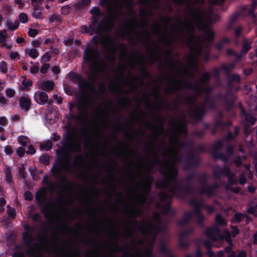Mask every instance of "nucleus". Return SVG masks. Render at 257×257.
<instances>
[{"instance_id": "774afa93", "label": "nucleus", "mask_w": 257, "mask_h": 257, "mask_svg": "<svg viewBox=\"0 0 257 257\" xmlns=\"http://www.w3.org/2000/svg\"><path fill=\"white\" fill-rule=\"evenodd\" d=\"M0 68L2 73L6 74L8 72L7 63L4 61L0 62Z\"/></svg>"}, {"instance_id": "6e6552de", "label": "nucleus", "mask_w": 257, "mask_h": 257, "mask_svg": "<svg viewBox=\"0 0 257 257\" xmlns=\"http://www.w3.org/2000/svg\"><path fill=\"white\" fill-rule=\"evenodd\" d=\"M205 103L208 104L209 108L211 110H214L216 108V105L214 101L208 96H206L204 102L202 104L201 106L197 107L195 110L191 111L192 114L190 116L196 122H199L202 120L204 115L206 114L207 109Z\"/></svg>"}, {"instance_id": "1a4fd4ad", "label": "nucleus", "mask_w": 257, "mask_h": 257, "mask_svg": "<svg viewBox=\"0 0 257 257\" xmlns=\"http://www.w3.org/2000/svg\"><path fill=\"white\" fill-rule=\"evenodd\" d=\"M113 19V15L112 14H109L106 16L105 18L101 20L98 25L93 24L90 21L88 26L89 30L90 35H92L94 33L97 34L100 33L103 30L106 22Z\"/></svg>"}, {"instance_id": "7ed1b4c3", "label": "nucleus", "mask_w": 257, "mask_h": 257, "mask_svg": "<svg viewBox=\"0 0 257 257\" xmlns=\"http://www.w3.org/2000/svg\"><path fill=\"white\" fill-rule=\"evenodd\" d=\"M99 36L95 35L92 39V42L96 45H88L84 51L83 59L85 62L89 63V69L96 72L99 67L100 51L97 45L99 43Z\"/></svg>"}, {"instance_id": "7c9ffc66", "label": "nucleus", "mask_w": 257, "mask_h": 257, "mask_svg": "<svg viewBox=\"0 0 257 257\" xmlns=\"http://www.w3.org/2000/svg\"><path fill=\"white\" fill-rule=\"evenodd\" d=\"M213 150L211 152V155L212 156L214 153H219V151L222 149L223 148V144L221 140H218L216 141L212 145Z\"/></svg>"}, {"instance_id": "58836bf2", "label": "nucleus", "mask_w": 257, "mask_h": 257, "mask_svg": "<svg viewBox=\"0 0 257 257\" xmlns=\"http://www.w3.org/2000/svg\"><path fill=\"white\" fill-rule=\"evenodd\" d=\"M196 97H194L192 96H185L184 98V102L183 103L192 106H195L196 109L197 106L196 105L195 101L196 100Z\"/></svg>"}, {"instance_id": "4d7b16f0", "label": "nucleus", "mask_w": 257, "mask_h": 257, "mask_svg": "<svg viewBox=\"0 0 257 257\" xmlns=\"http://www.w3.org/2000/svg\"><path fill=\"white\" fill-rule=\"evenodd\" d=\"M19 143L23 146H26L30 142L29 139L26 136H21L19 137Z\"/></svg>"}, {"instance_id": "c756f323", "label": "nucleus", "mask_w": 257, "mask_h": 257, "mask_svg": "<svg viewBox=\"0 0 257 257\" xmlns=\"http://www.w3.org/2000/svg\"><path fill=\"white\" fill-rule=\"evenodd\" d=\"M54 86V83L52 81L47 80L41 84V88L43 90L49 92L53 89Z\"/></svg>"}, {"instance_id": "cd10ccee", "label": "nucleus", "mask_w": 257, "mask_h": 257, "mask_svg": "<svg viewBox=\"0 0 257 257\" xmlns=\"http://www.w3.org/2000/svg\"><path fill=\"white\" fill-rule=\"evenodd\" d=\"M239 127L238 126H235L234 128L233 133H232L230 131H228L227 135L224 138V141L228 142L231 140H233L235 139L236 137L239 135Z\"/></svg>"}, {"instance_id": "79ce46f5", "label": "nucleus", "mask_w": 257, "mask_h": 257, "mask_svg": "<svg viewBox=\"0 0 257 257\" xmlns=\"http://www.w3.org/2000/svg\"><path fill=\"white\" fill-rule=\"evenodd\" d=\"M211 78L210 73L209 72H205L200 78V82L204 84H207Z\"/></svg>"}, {"instance_id": "a211bd4d", "label": "nucleus", "mask_w": 257, "mask_h": 257, "mask_svg": "<svg viewBox=\"0 0 257 257\" xmlns=\"http://www.w3.org/2000/svg\"><path fill=\"white\" fill-rule=\"evenodd\" d=\"M90 14H91V22L93 24L99 23V19L102 17V12L98 7H93L90 10Z\"/></svg>"}, {"instance_id": "9d476101", "label": "nucleus", "mask_w": 257, "mask_h": 257, "mask_svg": "<svg viewBox=\"0 0 257 257\" xmlns=\"http://www.w3.org/2000/svg\"><path fill=\"white\" fill-rule=\"evenodd\" d=\"M23 227L26 231L30 232H24L22 233V239L24 244L29 247L33 244V242L34 241V238L32 234L34 232L35 229L28 224H25Z\"/></svg>"}, {"instance_id": "3c124183", "label": "nucleus", "mask_w": 257, "mask_h": 257, "mask_svg": "<svg viewBox=\"0 0 257 257\" xmlns=\"http://www.w3.org/2000/svg\"><path fill=\"white\" fill-rule=\"evenodd\" d=\"M40 162L45 165H48L50 163V156L45 154L42 155L39 158Z\"/></svg>"}, {"instance_id": "e433bc0d", "label": "nucleus", "mask_w": 257, "mask_h": 257, "mask_svg": "<svg viewBox=\"0 0 257 257\" xmlns=\"http://www.w3.org/2000/svg\"><path fill=\"white\" fill-rule=\"evenodd\" d=\"M150 225L152 229H155L157 232L164 233L167 230V225L165 224L163 225H155L152 222H150Z\"/></svg>"}, {"instance_id": "a19ab883", "label": "nucleus", "mask_w": 257, "mask_h": 257, "mask_svg": "<svg viewBox=\"0 0 257 257\" xmlns=\"http://www.w3.org/2000/svg\"><path fill=\"white\" fill-rule=\"evenodd\" d=\"M19 26V23L18 21H15L14 23L10 20L7 21V26L9 30L14 31L18 28Z\"/></svg>"}, {"instance_id": "f8f14e48", "label": "nucleus", "mask_w": 257, "mask_h": 257, "mask_svg": "<svg viewBox=\"0 0 257 257\" xmlns=\"http://www.w3.org/2000/svg\"><path fill=\"white\" fill-rule=\"evenodd\" d=\"M155 121L157 124L155 126L150 122H147L145 124V126L149 129H151L157 136L160 135V132H162L164 130V120L160 117L157 116L155 118Z\"/></svg>"}, {"instance_id": "9b49d317", "label": "nucleus", "mask_w": 257, "mask_h": 257, "mask_svg": "<svg viewBox=\"0 0 257 257\" xmlns=\"http://www.w3.org/2000/svg\"><path fill=\"white\" fill-rule=\"evenodd\" d=\"M187 164L185 166V170H188L194 167H197L200 163V158L195 154L194 151H192L186 156Z\"/></svg>"}, {"instance_id": "f257e3e1", "label": "nucleus", "mask_w": 257, "mask_h": 257, "mask_svg": "<svg viewBox=\"0 0 257 257\" xmlns=\"http://www.w3.org/2000/svg\"><path fill=\"white\" fill-rule=\"evenodd\" d=\"M179 171L174 165L170 166L169 172H167L162 167L161 174L164 178L160 184H157L156 187L158 189H167L171 182H174L175 184L168 188V191L171 193L173 197H175L180 200H184L187 195L193 193L195 189L191 183L183 186L182 183L177 179Z\"/></svg>"}, {"instance_id": "aec40b11", "label": "nucleus", "mask_w": 257, "mask_h": 257, "mask_svg": "<svg viewBox=\"0 0 257 257\" xmlns=\"http://www.w3.org/2000/svg\"><path fill=\"white\" fill-rule=\"evenodd\" d=\"M63 160L60 159L58 162L55 163L51 170V173L53 176L57 178L61 175V171L63 170V167L62 165Z\"/></svg>"}, {"instance_id": "f03ea898", "label": "nucleus", "mask_w": 257, "mask_h": 257, "mask_svg": "<svg viewBox=\"0 0 257 257\" xmlns=\"http://www.w3.org/2000/svg\"><path fill=\"white\" fill-rule=\"evenodd\" d=\"M85 94H81L78 97V103L76 104L70 102L69 105V119H74L80 122H85L88 118V112L87 109L92 105L90 101H86L85 103Z\"/></svg>"}, {"instance_id": "0eeeda50", "label": "nucleus", "mask_w": 257, "mask_h": 257, "mask_svg": "<svg viewBox=\"0 0 257 257\" xmlns=\"http://www.w3.org/2000/svg\"><path fill=\"white\" fill-rule=\"evenodd\" d=\"M46 189L41 188L38 190L35 195V199L41 208V211L46 218L51 215L52 205L54 203L52 201H47V196L46 194Z\"/></svg>"}, {"instance_id": "c9c22d12", "label": "nucleus", "mask_w": 257, "mask_h": 257, "mask_svg": "<svg viewBox=\"0 0 257 257\" xmlns=\"http://www.w3.org/2000/svg\"><path fill=\"white\" fill-rule=\"evenodd\" d=\"M212 156L215 160L219 159L224 163H226L229 159V156L223 153H214Z\"/></svg>"}, {"instance_id": "bb28decb", "label": "nucleus", "mask_w": 257, "mask_h": 257, "mask_svg": "<svg viewBox=\"0 0 257 257\" xmlns=\"http://www.w3.org/2000/svg\"><path fill=\"white\" fill-rule=\"evenodd\" d=\"M251 48V42L248 39L242 37V48L240 50L241 53L246 55Z\"/></svg>"}, {"instance_id": "dca6fc26", "label": "nucleus", "mask_w": 257, "mask_h": 257, "mask_svg": "<svg viewBox=\"0 0 257 257\" xmlns=\"http://www.w3.org/2000/svg\"><path fill=\"white\" fill-rule=\"evenodd\" d=\"M131 211L130 217L133 219V222L132 224V226L137 228L138 230L143 234H145V229L139 224L138 221L136 219L138 215L141 213L140 210L139 209H131Z\"/></svg>"}, {"instance_id": "4c0bfd02", "label": "nucleus", "mask_w": 257, "mask_h": 257, "mask_svg": "<svg viewBox=\"0 0 257 257\" xmlns=\"http://www.w3.org/2000/svg\"><path fill=\"white\" fill-rule=\"evenodd\" d=\"M234 62H231L228 65L223 64L220 67V70L224 71L226 74H229L230 71L235 68Z\"/></svg>"}, {"instance_id": "8fccbe9b", "label": "nucleus", "mask_w": 257, "mask_h": 257, "mask_svg": "<svg viewBox=\"0 0 257 257\" xmlns=\"http://www.w3.org/2000/svg\"><path fill=\"white\" fill-rule=\"evenodd\" d=\"M29 171L33 179L34 180H37L39 177V174L37 173V168L36 167H30L29 168Z\"/></svg>"}, {"instance_id": "864d4df0", "label": "nucleus", "mask_w": 257, "mask_h": 257, "mask_svg": "<svg viewBox=\"0 0 257 257\" xmlns=\"http://www.w3.org/2000/svg\"><path fill=\"white\" fill-rule=\"evenodd\" d=\"M228 82L230 83L232 82H235L237 83H239L240 82V77L239 75L237 74H234L230 75L228 78Z\"/></svg>"}, {"instance_id": "4468645a", "label": "nucleus", "mask_w": 257, "mask_h": 257, "mask_svg": "<svg viewBox=\"0 0 257 257\" xmlns=\"http://www.w3.org/2000/svg\"><path fill=\"white\" fill-rule=\"evenodd\" d=\"M153 181V176L151 175L149 172L148 173L146 174L145 180L143 181L141 187V191L145 194L148 195L150 193L151 191V187Z\"/></svg>"}, {"instance_id": "473e14b6", "label": "nucleus", "mask_w": 257, "mask_h": 257, "mask_svg": "<svg viewBox=\"0 0 257 257\" xmlns=\"http://www.w3.org/2000/svg\"><path fill=\"white\" fill-rule=\"evenodd\" d=\"M230 43V40L229 38H224L220 41L216 43L215 44L214 47L217 51H221L223 49L224 44H229Z\"/></svg>"}, {"instance_id": "6ab92c4d", "label": "nucleus", "mask_w": 257, "mask_h": 257, "mask_svg": "<svg viewBox=\"0 0 257 257\" xmlns=\"http://www.w3.org/2000/svg\"><path fill=\"white\" fill-rule=\"evenodd\" d=\"M34 99L40 104H44L48 101V96L44 91H37L35 93Z\"/></svg>"}, {"instance_id": "09e8293b", "label": "nucleus", "mask_w": 257, "mask_h": 257, "mask_svg": "<svg viewBox=\"0 0 257 257\" xmlns=\"http://www.w3.org/2000/svg\"><path fill=\"white\" fill-rule=\"evenodd\" d=\"M137 252H140L142 253L144 255L147 256L148 257H153V249L147 248L144 250H142L139 249H136V250Z\"/></svg>"}, {"instance_id": "f704fd0d", "label": "nucleus", "mask_w": 257, "mask_h": 257, "mask_svg": "<svg viewBox=\"0 0 257 257\" xmlns=\"http://www.w3.org/2000/svg\"><path fill=\"white\" fill-rule=\"evenodd\" d=\"M144 32L147 35L148 38L143 41V46L148 48L151 52L155 53V49L153 48L151 46L150 43V35L149 33L147 31H146V30H144Z\"/></svg>"}, {"instance_id": "c03bdc74", "label": "nucleus", "mask_w": 257, "mask_h": 257, "mask_svg": "<svg viewBox=\"0 0 257 257\" xmlns=\"http://www.w3.org/2000/svg\"><path fill=\"white\" fill-rule=\"evenodd\" d=\"M42 183L44 184L47 185V190L50 191H53L54 189V185L50 183L49 181V178L47 175H45L42 180Z\"/></svg>"}, {"instance_id": "bf43d9fd", "label": "nucleus", "mask_w": 257, "mask_h": 257, "mask_svg": "<svg viewBox=\"0 0 257 257\" xmlns=\"http://www.w3.org/2000/svg\"><path fill=\"white\" fill-rule=\"evenodd\" d=\"M158 195L160 200L162 202H165L170 198V195L165 192H160Z\"/></svg>"}, {"instance_id": "680f3d73", "label": "nucleus", "mask_w": 257, "mask_h": 257, "mask_svg": "<svg viewBox=\"0 0 257 257\" xmlns=\"http://www.w3.org/2000/svg\"><path fill=\"white\" fill-rule=\"evenodd\" d=\"M222 175L228 177L231 174V170L228 166L224 165L222 168H221Z\"/></svg>"}, {"instance_id": "f3484780", "label": "nucleus", "mask_w": 257, "mask_h": 257, "mask_svg": "<svg viewBox=\"0 0 257 257\" xmlns=\"http://www.w3.org/2000/svg\"><path fill=\"white\" fill-rule=\"evenodd\" d=\"M189 204L194 207L193 213H202L201 209L205 208L206 204L202 200H197L195 198L191 199Z\"/></svg>"}, {"instance_id": "a878e982", "label": "nucleus", "mask_w": 257, "mask_h": 257, "mask_svg": "<svg viewBox=\"0 0 257 257\" xmlns=\"http://www.w3.org/2000/svg\"><path fill=\"white\" fill-rule=\"evenodd\" d=\"M74 131L75 128L71 129L69 128V130L67 131L66 134L64 136L63 140L64 143L63 146H67L72 144L73 140L74 137Z\"/></svg>"}, {"instance_id": "b1692460", "label": "nucleus", "mask_w": 257, "mask_h": 257, "mask_svg": "<svg viewBox=\"0 0 257 257\" xmlns=\"http://www.w3.org/2000/svg\"><path fill=\"white\" fill-rule=\"evenodd\" d=\"M78 86L79 90L82 91H85L90 88H92L93 91L96 90L94 85L89 81L84 80L83 78L78 82Z\"/></svg>"}, {"instance_id": "69168bd1", "label": "nucleus", "mask_w": 257, "mask_h": 257, "mask_svg": "<svg viewBox=\"0 0 257 257\" xmlns=\"http://www.w3.org/2000/svg\"><path fill=\"white\" fill-rule=\"evenodd\" d=\"M160 251L162 253L167 255L168 253L170 252V250L167 246L165 243H162L160 246Z\"/></svg>"}, {"instance_id": "49530a36", "label": "nucleus", "mask_w": 257, "mask_h": 257, "mask_svg": "<svg viewBox=\"0 0 257 257\" xmlns=\"http://www.w3.org/2000/svg\"><path fill=\"white\" fill-rule=\"evenodd\" d=\"M148 11L146 9H141L140 11V16L143 18L144 27L147 26L148 24V21L146 19V16L148 15Z\"/></svg>"}, {"instance_id": "338daca9", "label": "nucleus", "mask_w": 257, "mask_h": 257, "mask_svg": "<svg viewBox=\"0 0 257 257\" xmlns=\"http://www.w3.org/2000/svg\"><path fill=\"white\" fill-rule=\"evenodd\" d=\"M29 55L33 59H36L39 55L38 50L35 48H32L30 50Z\"/></svg>"}, {"instance_id": "a18cd8bd", "label": "nucleus", "mask_w": 257, "mask_h": 257, "mask_svg": "<svg viewBox=\"0 0 257 257\" xmlns=\"http://www.w3.org/2000/svg\"><path fill=\"white\" fill-rule=\"evenodd\" d=\"M171 202L170 201L166 202L163 207V213L167 214L169 213L174 214V211L171 208Z\"/></svg>"}, {"instance_id": "4be33fe9", "label": "nucleus", "mask_w": 257, "mask_h": 257, "mask_svg": "<svg viewBox=\"0 0 257 257\" xmlns=\"http://www.w3.org/2000/svg\"><path fill=\"white\" fill-rule=\"evenodd\" d=\"M241 117L244 118L247 123L250 125H253L256 121V118L251 113L246 112L243 108L241 109Z\"/></svg>"}, {"instance_id": "052dcab7", "label": "nucleus", "mask_w": 257, "mask_h": 257, "mask_svg": "<svg viewBox=\"0 0 257 257\" xmlns=\"http://www.w3.org/2000/svg\"><path fill=\"white\" fill-rule=\"evenodd\" d=\"M205 135L204 130H196L192 132V135L199 139L203 138Z\"/></svg>"}, {"instance_id": "5fc2aeb1", "label": "nucleus", "mask_w": 257, "mask_h": 257, "mask_svg": "<svg viewBox=\"0 0 257 257\" xmlns=\"http://www.w3.org/2000/svg\"><path fill=\"white\" fill-rule=\"evenodd\" d=\"M243 31V28L239 26L234 28V36L235 38H239L241 36Z\"/></svg>"}, {"instance_id": "13d9d810", "label": "nucleus", "mask_w": 257, "mask_h": 257, "mask_svg": "<svg viewBox=\"0 0 257 257\" xmlns=\"http://www.w3.org/2000/svg\"><path fill=\"white\" fill-rule=\"evenodd\" d=\"M122 101H125L127 104L130 103V99L127 96H123L121 99H117L116 100V103L118 106H123V103Z\"/></svg>"}, {"instance_id": "ea45409f", "label": "nucleus", "mask_w": 257, "mask_h": 257, "mask_svg": "<svg viewBox=\"0 0 257 257\" xmlns=\"http://www.w3.org/2000/svg\"><path fill=\"white\" fill-rule=\"evenodd\" d=\"M196 217V221L198 225L200 226L203 225V222L205 219V216L202 213H193Z\"/></svg>"}, {"instance_id": "412c9836", "label": "nucleus", "mask_w": 257, "mask_h": 257, "mask_svg": "<svg viewBox=\"0 0 257 257\" xmlns=\"http://www.w3.org/2000/svg\"><path fill=\"white\" fill-rule=\"evenodd\" d=\"M20 108L25 111L29 110L31 105V99L28 97L21 96L19 99Z\"/></svg>"}, {"instance_id": "c85d7f7f", "label": "nucleus", "mask_w": 257, "mask_h": 257, "mask_svg": "<svg viewBox=\"0 0 257 257\" xmlns=\"http://www.w3.org/2000/svg\"><path fill=\"white\" fill-rule=\"evenodd\" d=\"M193 213L191 212L186 211L184 213V217L182 219L179 220L177 224L179 226H184L187 225L190 221Z\"/></svg>"}, {"instance_id": "5701e85b", "label": "nucleus", "mask_w": 257, "mask_h": 257, "mask_svg": "<svg viewBox=\"0 0 257 257\" xmlns=\"http://www.w3.org/2000/svg\"><path fill=\"white\" fill-rule=\"evenodd\" d=\"M186 25L184 26L185 30L187 32L189 35V38L187 40V42L188 45L192 44L193 43V39L194 36L192 34V31L193 30V26L192 23L188 20L185 21Z\"/></svg>"}, {"instance_id": "2f4dec72", "label": "nucleus", "mask_w": 257, "mask_h": 257, "mask_svg": "<svg viewBox=\"0 0 257 257\" xmlns=\"http://www.w3.org/2000/svg\"><path fill=\"white\" fill-rule=\"evenodd\" d=\"M218 231V229L217 227L208 228L205 233L208 238L213 240H216V238L215 235V233Z\"/></svg>"}, {"instance_id": "ddd939ff", "label": "nucleus", "mask_w": 257, "mask_h": 257, "mask_svg": "<svg viewBox=\"0 0 257 257\" xmlns=\"http://www.w3.org/2000/svg\"><path fill=\"white\" fill-rule=\"evenodd\" d=\"M191 51L195 53L197 57L192 53L190 54V57L188 58L189 65L192 68H196V65L195 63L197 60V57L201 56L203 52V48L201 46H199L197 47L193 45L191 47Z\"/></svg>"}, {"instance_id": "72a5a7b5", "label": "nucleus", "mask_w": 257, "mask_h": 257, "mask_svg": "<svg viewBox=\"0 0 257 257\" xmlns=\"http://www.w3.org/2000/svg\"><path fill=\"white\" fill-rule=\"evenodd\" d=\"M174 126L178 127L179 131L184 135L188 133V128L187 125L183 123L182 120H178L177 122L174 123Z\"/></svg>"}, {"instance_id": "0e129e2a", "label": "nucleus", "mask_w": 257, "mask_h": 257, "mask_svg": "<svg viewBox=\"0 0 257 257\" xmlns=\"http://www.w3.org/2000/svg\"><path fill=\"white\" fill-rule=\"evenodd\" d=\"M243 216H245L246 218L248 217L245 214H241L240 213H235L234 215L233 219L235 222L239 223L243 219Z\"/></svg>"}, {"instance_id": "423d86ee", "label": "nucleus", "mask_w": 257, "mask_h": 257, "mask_svg": "<svg viewBox=\"0 0 257 257\" xmlns=\"http://www.w3.org/2000/svg\"><path fill=\"white\" fill-rule=\"evenodd\" d=\"M197 177L198 181L201 185L198 193L200 195H206L208 197L214 195L215 190L218 188L216 183L206 186L208 180V175L206 173H199L196 174L195 171L190 173L186 178L187 183H191L193 178Z\"/></svg>"}, {"instance_id": "de8ad7c7", "label": "nucleus", "mask_w": 257, "mask_h": 257, "mask_svg": "<svg viewBox=\"0 0 257 257\" xmlns=\"http://www.w3.org/2000/svg\"><path fill=\"white\" fill-rule=\"evenodd\" d=\"M139 69L140 70L141 75L142 76L143 78H145L146 77L150 76V73L149 71H147V70L145 68L144 62H143V64L140 66Z\"/></svg>"}, {"instance_id": "e2e57ef3", "label": "nucleus", "mask_w": 257, "mask_h": 257, "mask_svg": "<svg viewBox=\"0 0 257 257\" xmlns=\"http://www.w3.org/2000/svg\"><path fill=\"white\" fill-rule=\"evenodd\" d=\"M115 120H116V124L113 125L114 130H119L121 128H123L124 123L122 122L120 118L116 117Z\"/></svg>"}, {"instance_id": "603ef678", "label": "nucleus", "mask_w": 257, "mask_h": 257, "mask_svg": "<svg viewBox=\"0 0 257 257\" xmlns=\"http://www.w3.org/2000/svg\"><path fill=\"white\" fill-rule=\"evenodd\" d=\"M215 221L218 225L220 226H225L226 225V222L225 219L220 214L216 215L215 217Z\"/></svg>"}, {"instance_id": "2eb2a0df", "label": "nucleus", "mask_w": 257, "mask_h": 257, "mask_svg": "<svg viewBox=\"0 0 257 257\" xmlns=\"http://www.w3.org/2000/svg\"><path fill=\"white\" fill-rule=\"evenodd\" d=\"M181 161V157L180 156H177V155L175 156L173 158V162L174 163L173 164H171L169 166H167L166 165H162V161L157 157H155L153 160V163L157 165L160 167V169L161 171H160L161 173V171H162V167H163V169L165 170L167 172L169 173L170 166H171L172 165H174L175 166V163H180Z\"/></svg>"}, {"instance_id": "20e7f679", "label": "nucleus", "mask_w": 257, "mask_h": 257, "mask_svg": "<svg viewBox=\"0 0 257 257\" xmlns=\"http://www.w3.org/2000/svg\"><path fill=\"white\" fill-rule=\"evenodd\" d=\"M165 80L167 82H171L174 81L176 84V86L171 85L169 87L166 88L164 90L165 93L172 94L174 92H177L178 89L183 90L184 88L187 90H192L197 93H199L201 90L205 92L207 94L210 93L213 91V88L210 86L200 87L196 84L190 82L184 83L180 79H174L169 77L164 78Z\"/></svg>"}, {"instance_id": "393cba45", "label": "nucleus", "mask_w": 257, "mask_h": 257, "mask_svg": "<svg viewBox=\"0 0 257 257\" xmlns=\"http://www.w3.org/2000/svg\"><path fill=\"white\" fill-rule=\"evenodd\" d=\"M172 53V50H166L164 52L165 59L163 62L165 64L170 65L173 68H175V61L171 57Z\"/></svg>"}, {"instance_id": "37998d69", "label": "nucleus", "mask_w": 257, "mask_h": 257, "mask_svg": "<svg viewBox=\"0 0 257 257\" xmlns=\"http://www.w3.org/2000/svg\"><path fill=\"white\" fill-rule=\"evenodd\" d=\"M22 83L23 87H22L21 89L24 91H28L29 89V87L33 84L32 80L27 79L26 78L22 81Z\"/></svg>"}, {"instance_id": "6e6d98bb", "label": "nucleus", "mask_w": 257, "mask_h": 257, "mask_svg": "<svg viewBox=\"0 0 257 257\" xmlns=\"http://www.w3.org/2000/svg\"><path fill=\"white\" fill-rule=\"evenodd\" d=\"M49 21L50 23H53L54 22L56 21L60 24L62 22V19L59 16L53 14L50 16Z\"/></svg>"}, {"instance_id": "39448f33", "label": "nucleus", "mask_w": 257, "mask_h": 257, "mask_svg": "<svg viewBox=\"0 0 257 257\" xmlns=\"http://www.w3.org/2000/svg\"><path fill=\"white\" fill-rule=\"evenodd\" d=\"M188 14L192 17L197 29L201 30L205 35L206 40L212 42L215 37V33L212 29L209 28L207 25L203 23V15L201 10L195 7H191L189 6L188 9Z\"/></svg>"}]
</instances>
